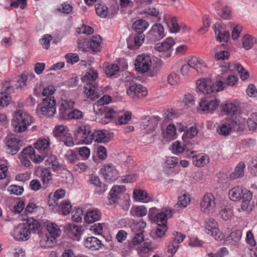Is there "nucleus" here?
Instances as JSON below:
<instances>
[{
	"instance_id": "nucleus-37",
	"label": "nucleus",
	"mask_w": 257,
	"mask_h": 257,
	"mask_svg": "<svg viewBox=\"0 0 257 257\" xmlns=\"http://www.w3.org/2000/svg\"><path fill=\"white\" fill-rule=\"evenodd\" d=\"M68 132V128L64 125H59L55 127L53 131L54 136L59 141Z\"/></svg>"
},
{
	"instance_id": "nucleus-22",
	"label": "nucleus",
	"mask_w": 257,
	"mask_h": 257,
	"mask_svg": "<svg viewBox=\"0 0 257 257\" xmlns=\"http://www.w3.org/2000/svg\"><path fill=\"white\" fill-rule=\"evenodd\" d=\"M150 34L154 38V40L159 41L165 37L164 29L160 24H157L153 26Z\"/></svg>"
},
{
	"instance_id": "nucleus-51",
	"label": "nucleus",
	"mask_w": 257,
	"mask_h": 257,
	"mask_svg": "<svg viewBox=\"0 0 257 257\" xmlns=\"http://www.w3.org/2000/svg\"><path fill=\"white\" fill-rule=\"evenodd\" d=\"M57 11L65 14H70L73 11V7L69 4L63 3L58 7Z\"/></svg>"
},
{
	"instance_id": "nucleus-46",
	"label": "nucleus",
	"mask_w": 257,
	"mask_h": 257,
	"mask_svg": "<svg viewBox=\"0 0 257 257\" xmlns=\"http://www.w3.org/2000/svg\"><path fill=\"white\" fill-rule=\"evenodd\" d=\"M131 212L133 216L143 217L147 214V209L145 206H138L134 207Z\"/></svg>"
},
{
	"instance_id": "nucleus-55",
	"label": "nucleus",
	"mask_w": 257,
	"mask_h": 257,
	"mask_svg": "<svg viewBox=\"0 0 257 257\" xmlns=\"http://www.w3.org/2000/svg\"><path fill=\"white\" fill-rule=\"evenodd\" d=\"M119 68L116 64H110L105 69V73L108 76H112L119 71Z\"/></svg>"
},
{
	"instance_id": "nucleus-21",
	"label": "nucleus",
	"mask_w": 257,
	"mask_h": 257,
	"mask_svg": "<svg viewBox=\"0 0 257 257\" xmlns=\"http://www.w3.org/2000/svg\"><path fill=\"white\" fill-rule=\"evenodd\" d=\"M172 216L171 210H165L158 213L154 219V221L158 225H166L167 220Z\"/></svg>"
},
{
	"instance_id": "nucleus-57",
	"label": "nucleus",
	"mask_w": 257,
	"mask_h": 257,
	"mask_svg": "<svg viewBox=\"0 0 257 257\" xmlns=\"http://www.w3.org/2000/svg\"><path fill=\"white\" fill-rule=\"evenodd\" d=\"M168 82L172 85H175L180 82L179 74L173 72L170 74L168 77Z\"/></svg>"
},
{
	"instance_id": "nucleus-9",
	"label": "nucleus",
	"mask_w": 257,
	"mask_h": 257,
	"mask_svg": "<svg viewBox=\"0 0 257 257\" xmlns=\"http://www.w3.org/2000/svg\"><path fill=\"white\" fill-rule=\"evenodd\" d=\"M215 206L214 197L211 194H205L200 202L201 211L207 214L213 212Z\"/></svg>"
},
{
	"instance_id": "nucleus-14",
	"label": "nucleus",
	"mask_w": 257,
	"mask_h": 257,
	"mask_svg": "<svg viewBox=\"0 0 257 257\" xmlns=\"http://www.w3.org/2000/svg\"><path fill=\"white\" fill-rule=\"evenodd\" d=\"M189 65L191 68L195 69L196 72L202 74L207 71L206 63L200 58L193 57L189 60Z\"/></svg>"
},
{
	"instance_id": "nucleus-30",
	"label": "nucleus",
	"mask_w": 257,
	"mask_h": 257,
	"mask_svg": "<svg viewBox=\"0 0 257 257\" xmlns=\"http://www.w3.org/2000/svg\"><path fill=\"white\" fill-rule=\"evenodd\" d=\"M89 45L93 52H98L100 50L101 38L99 36H93L90 40L85 42Z\"/></svg>"
},
{
	"instance_id": "nucleus-8",
	"label": "nucleus",
	"mask_w": 257,
	"mask_h": 257,
	"mask_svg": "<svg viewBox=\"0 0 257 257\" xmlns=\"http://www.w3.org/2000/svg\"><path fill=\"white\" fill-rule=\"evenodd\" d=\"M160 120V117L158 116H146L142 118L141 124V128L145 130L147 133L150 134L155 131L158 122Z\"/></svg>"
},
{
	"instance_id": "nucleus-6",
	"label": "nucleus",
	"mask_w": 257,
	"mask_h": 257,
	"mask_svg": "<svg viewBox=\"0 0 257 257\" xmlns=\"http://www.w3.org/2000/svg\"><path fill=\"white\" fill-rule=\"evenodd\" d=\"M40 111L42 114L51 116L55 113L56 100L54 97H46L43 99L42 106L40 107Z\"/></svg>"
},
{
	"instance_id": "nucleus-58",
	"label": "nucleus",
	"mask_w": 257,
	"mask_h": 257,
	"mask_svg": "<svg viewBox=\"0 0 257 257\" xmlns=\"http://www.w3.org/2000/svg\"><path fill=\"white\" fill-rule=\"evenodd\" d=\"M59 141L63 142L66 146L69 147H72L74 145L73 137L68 132Z\"/></svg>"
},
{
	"instance_id": "nucleus-20",
	"label": "nucleus",
	"mask_w": 257,
	"mask_h": 257,
	"mask_svg": "<svg viewBox=\"0 0 257 257\" xmlns=\"http://www.w3.org/2000/svg\"><path fill=\"white\" fill-rule=\"evenodd\" d=\"M17 221H25L26 226L29 227V230L31 232H35L39 230V224L36 220L29 219L27 215L20 214L17 216Z\"/></svg>"
},
{
	"instance_id": "nucleus-40",
	"label": "nucleus",
	"mask_w": 257,
	"mask_h": 257,
	"mask_svg": "<svg viewBox=\"0 0 257 257\" xmlns=\"http://www.w3.org/2000/svg\"><path fill=\"white\" fill-rule=\"evenodd\" d=\"M45 164L51 168L54 171L57 170L60 168L59 163L57 157L55 155H50L45 160Z\"/></svg>"
},
{
	"instance_id": "nucleus-47",
	"label": "nucleus",
	"mask_w": 257,
	"mask_h": 257,
	"mask_svg": "<svg viewBox=\"0 0 257 257\" xmlns=\"http://www.w3.org/2000/svg\"><path fill=\"white\" fill-rule=\"evenodd\" d=\"M198 134V131L195 126H191L189 129L187 130L186 132L182 136L183 140L186 142L187 139H192L196 136Z\"/></svg>"
},
{
	"instance_id": "nucleus-16",
	"label": "nucleus",
	"mask_w": 257,
	"mask_h": 257,
	"mask_svg": "<svg viewBox=\"0 0 257 257\" xmlns=\"http://www.w3.org/2000/svg\"><path fill=\"white\" fill-rule=\"evenodd\" d=\"M68 236L74 240L79 241L82 233V226L75 224H69L66 227Z\"/></svg>"
},
{
	"instance_id": "nucleus-42",
	"label": "nucleus",
	"mask_w": 257,
	"mask_h": 257,
	"mask_svg": "<svg viewBox=\"0 0 257 257\" xmlns=\"http://www.w3.org/2000/svg\"><path fill=\"white\" fill-rule=\"evenodd\" d=\"M131 112L129 111L121 114L117 112V116L116 117H118L117 120H116V124L119 125L126 124L131 119Z\"/></svg>"
},
{
	"instance_id": "nucleus-17",
	"label": "nucleus",
	"mask_w": 257,
	"mask_h": 257,
	"mask_svg": "<svg viewBox=\"0 0 257 257\" xmlns=\"http://www.w3.org/2000/svg\"><path fill=\"white\" fill-rule=\"evenodd\" d=\"M74 102L72 100H63L59 108V117L67 119V117L74 105Z\"/></svg>"
},
{
	"instance_id": "nucleus-59",
	"label": "nucleus",
	"mask_w": 257,
	"mask_h": 257,
	"mask_svg": "<svg viewBox=\"0 0 257 257\" xmlns=\"http://www.w3.org/2000/svg\"><path fill=\"white\" fill-rule=\"evenodd\" d=\"M83 116V113L82 111L74 109L71 110L67 117V119H78L82 118Z\"/></svg>"
},
{
	"instance_id": "nucleus-26",
	"label": "nucleus",
	"mask_w": 257,
	"mask_h": 257,
	"mask_svg": "<svg viewBox=\"0 0 257 257\" xmlns=\"http://www.w3.org/2000/svg\"><path fill=\"white\" fill-rule=\"evenodd\" d=\"M84 244L86 247L91 250H97L101 247V242L96 237L91 236L85 240Z\"/></svg>"
},
{
	"instance_id": "nucleus-63",
	"label": "nucleus",
	"mask_w": 257,
	"mask_h": 257,
	"mask_svg": "<svg viewBox=\"0 0 257 257\" xmlns=\"http://www.w3.org/2000/svg\"><path fill=\"white\" fill-rule=\"evenodd\" d=\"M52 39V37L50 35H45L40 40L41 44L44 48L48 49L50 46V42Z\"/></svg>"
},
{
	"instance_id": "nucleus-60",
	"label": "nucleus",
	"mask_w": 257,
	"mask_h": 257,
	"mask_svg": "<svg viewBox=\"0 0 257 257\" xmlns=\"http://www.w3.org/2000/svg\"><path fill=\"white\" fill-rule=\"evenodd\" d=\"M61 208L63 214L66 215L70 213L71 210L72 206L69 201H64L61 203Z\"/></svg>"
},
{
	"instance_id": "nucleus-36",
	"label": "nucleus",
	"mask_w": 257,
	"mask_h": 257,
	"mask_svg": "<svg viewBox=\"0 0 257 257\" xmlns=\"http://www.w3.org/2000/svg\"><path fill=\"white\" fill-rule=\"evenodd\" d=\"M245 166V164L243 162H239L236 166L234 172L230 175V178L232 180H235L243 177L244 175V169Z\"/></svg>"
},
{
	"instance_id": "nucleus-12",
	"label": "nucleus",
	"mask_w": 257,
	"mask_h": 257,
	"mask_svg": "<svg viewBox=\"0 0 257 257\" xmlns=\"http://www.w3.org/2000/svg\"><path fill=\"white\" fill-rule=\"evenodd\" d=\"M219 103L220 101L217 99L208 101L202 99L199 102L198 109L206 113H212L218 108Z\"/></svg>"
},
{
	"instance_id": "nucleus-25",
	"label": "nucleus",
	"mask_w": 257,
	"mask_h": 257,
	"mask_svg": "<svg viewBox=\"0 0 257 257\" xmlns=\"http://www.w3.org/2000/svg\"><path fill=\"white\" fill-rule=\"evenodd\" d=\"M174 44V40L172 38H168L164 42L157 44L155 49L159 52H165L169 50Z\"/></svg>"
},
{
	"instance_id": "nucleus-31",
	"label": "nucleus",
	"mask_w": 257,
	"mask_h": 257,
	"mask_svg": "<svg viewBox=\"0 0 257 257\" xmlns=\"http://www.w3.org/2000/svg\"><path fill=\"white\" fill-rule=\"evenodd\" d=\"M233 122L234 121L232 120H229L222 122L217 129L218 133L225 136L228 135L231 131Z\"/></svg>"
},
{
	"instance_id": "nucleus-35",
	"label": "nucleus",
	"mask_w": 257,
	"mask_h": 257,
	"mask_svg": "<svg viewBox=\"0 0 257 257\" xmlns=\"http://www.w3.org/2000/svg\"><path fill=\"white\" fill-rule=\"evenodd\" d=\"M56 243V239L54 237L50 236L49 234L43 236L40 241L41 247L43 248H50L53 246Z\"/></svg>"
},
{
	"instance_id": "nucleus-32",
	"label": "nucleus",
	"mask_w": 257,
	"mask_h": 257,
	"mask_svg": "<svg viewBox=\"0 0 257 257\" xmlns=\"http://www.w3.org/2000/svg\"><path fill=\"white\" fill-rule=\"evenodd\" d=\"M134 197L137 201L144 203L152 201L153 200L148 195V193L143 190H136L134 191Z\"/></svg>"
},
{
	"instance_id": "nucleus-27",
	"label": "nucleus",
	"mask_w": 257,
	"mask_h": 257,
	"mask_svg": "<svg viewBox=\"0 0 257 257\" xmlns=\"http://www.w3.org/2000/svg\"><path fill=\"white\" fill-rule=\"evenodd\" d=\"M90 138L91 143L92 141L98 143H105L108 141L105 131L103 130H95L92 134H91Z\"/></svg>"
},
{
	"instance_id": "nucleus-29",
	"label": "nucleus",
	"mask_w": 257,
	"mask_h": 257,
	"mask_svg": "<svg viewBox=\"0 0 257 257\" xmlns=\"http://www.w3.org/2000/svg\"><path fill=\"white\" fill-rule=\"evenodd\" d=\"M243 191L244 190L241 187H234L229 191V198L233 201H239L242 198Z\"/></svg>"
},
{
	"instance_id": "nucleus-50",
	"label": "nucleus",
	"mask_w": 257,
	"mask_h": 257,
	"mask_svg": "<svg viewBox=\"0 0 257 257\" xmlns=\"http://www.w3.org/2000/svg\"><path fill=\"white\" fill-rule=\"evenodd\" d=\"M96 14L101 18H105L108 14V8L104 5L96 4L95 6Z\"/></svg>"
},
{
	"instance_id": "nucleus-7",
	"label": "nucleus",
	"mask_w": 257,
	"mask_h": 257,
	"mask_svg": "<svg viewBox=\"0 0 257 257\" xmlns=\"http://www.w3.org/2000/svg\"><path fill=\"white\" fill-rule=\"evenodd\" d=\"M206 232L213 236L216 240H222L224 235L220 232L217 227V223L215 219L210 218L208 219L205 225Z\"/></svg>"
},
{
	"instance_id": "nucleus-15",
	"label": "nucleus",
	"mask_w": 257,
	"mask_h": 257,
	"mask_svg": "<svg viewBox=\"0 0 257 257\" xmlns=\"http://www.w3.org/2000/svg\"><path fill=\"white\" fill-rule=\"evenodd\" d=\"M145 35L143 33L136 36H130L127 39V47L130 49H138L143 43Z\"/></svg>"
},
{
	"instance_id": "nucleus-13",
	"label": "nucleus",
	"mask_w": 257,
	"mask_h": 257,
	"mask_svg": "<svg viewBox=\"0 0 257 257\" xmlns=\"http://www.w3.org/2000/svg\"><path fill=\"white\" fill-rule=\"evenodd\" d=\"M195 151H191L188 153V156L192 159L193 164L197 167L204 166L209 162V157L204 154H199L194 155Z\"/></svg>"
},
{
	"instance_id": "nucleus-4",
	"label": "nucleus",
	"mask_w": 257,
	"mask_h": 257,
	"mask_svg": "<svg viewBox=\"0 0 257 257\" xmlns=\"http://www.w3.org/2000/svg\"><path fill=\"white\" fill-rule=\"evenodd\" d=\"M74 134L82 143L87 145L91 143V130L88 125L82 123L78 124L74 131Z\"/></svg>"
},
{
	"instance_id": "nucleus-44",
	"label": "nucleus",
	"mask_w": 257,
	"mask_h": 257,
	"mask_svg": "<svg viewBox=\"0 0 257 257\" xmlns=\"http://www.w3.org/2000/svg\"><path fill=\"white\" fill-rule=\"evenodd\" d=\"M190 198L189 195L184 194L179 197L178 201L176 204V206L178 208H184L186 207L190 203Z\"/></svg>"
},
{
	"instance_id": "nucleus-24",
	"label": "nucleus",
	"mask_w": 257,
	"mask_h": 257,
	"mask_svg": "<svg viewBox=\"0 0 257 257\" xmlns=\"http://www.w3.org/2000/svg\"><path fill=\"white\" fill-rule=\"evenodd\" d=\"M101 172L104 178L110 180L116 175V171L115 167L111 164L104 165L101 169Z\"/></svg>"
},
{
	"instance_id": "nucleus-5",
	"label": "nucleus",
	"mask_w": 257,
	"mask_h": 257,
	"mask_svg": "<svg viewBox=\"0 0 257 257\" xmlns=\"http://www.w3.org/2000/svg\"><path fill=\"white\" fill-rule=\"evenodd\" d=\"M33 122L32 117L27 112L23 110H17V133L26 131Z\"/></svg>"
},
{
	"instance_id": "nucleus-28",
	"label": "nucleus",
	"mask_w": 257,
	"mask_h": 257,
	"mask_svg": "<svg viewBox=\"0 0 257 257\" xmlns=\"http://www.w3.org/2000/svg\"><path fill=\"white\" fill-rule=\"evenodd\" d=\"M37 176H40L41 177V180L43 184H48L50 181L52 179L51 173L48 169H43L38 168L36 171Z\"/></svg>"
},
{
	"instance_id": "nucleus-53",
	"label": "nucleus",
	"mask_w": 257,
	"mask_h": 257,
	"mask_svg": "<svg viewBox=\"0 0 257 257\" xmlns=\"http://www.w3.org/2000/svg\"><path fill=\"white\" fill-rule=\"evenodd\" d=\"M247 124L250 130H254L257 126V112L252 113L248 119Z\"/></svg>"
},
{
	"instance_id": "nucleus-56",
	"label": "nucleus",
	"mask_w": 257,
	"mask_h": 257,
	"mask_svg": "<svg viewBox=\"0 0 257 257\" xmlns=\"http://www.w3.org/2000/svg\"><path fill=\"white\" fill-rule=\"evenodd\" d=\"M242 231L239 229L235 230L231 232L227 237L228 240H231L234 242H238L241 238Z\"/></svg>"
},
{
	"instance_id": "nucleus-61",
	"label": "nucleus",
	"mask_w": 257,
	"mask_h": 257,
	"mask_svg": "<svg viewBox=\"0 0 257 257\" xmlns=\"http://www.w3.org/2000/svg\"><path fill=\"white\" fill-rule=\"evenodd\" d=\"M153 249L152 245L149 242H145L143 246L139 247V252L141 255V253L148 254Z\"/></svg>"
},
{
	"instance_id": "nucleus-34",
	"label": "nucleus",
	"mask_w": 257,
	"mask_h": 257,
	"mask_svg": "<svg viewBox=\"0 0 257 257\" xmlns=\"http://www.w3.org/2000/svg\"><path fill=\"white\" fill-rule=\"evenodd\" d=\"M49 146L50 142L46 139H40L35 144V148L40 153L47 152L49 148Z\"/></svg>"
},
{
	"instance_id": "nucleus-38",
	"label": "nucleus",
	"mask_w": 257,
	"mask_h": 257,
	"mask_svg": "<svg viewBox=\"0 0 257 257\" xmlns=\"http://www.w3.org/2000/svg\"><path fill=\"white\" fill-rule=\"evenodd\" d=\"M47 229L49 232V235L51 237H54L55 239L61 234V231L59 227L55 223H48L47 225Z\"/></svg>"
},
{
	"instance_id": "nucleus-64",
	"label": "nucleus",
	"mask_w": 257,
	"mask_h": 257,
	"mask_svg": "<svg viewBox=\"0 0 257 257\" xmlns=\"http://www.w3.org/2000/svg\"><path fill=\"white\" fill-rule=\"evenodd\" d=\"M166 133L168 137L172 139L176 138V128L174 124H170L167 126Z\"/></svg>"
},
{
	"instance_id": "nucleus-43",
	"label": "nucleus",
	"mask_w": 257,
	"mask_h": 257,
	"mask_svg": "<svg viewBox=\"0 0 257 257\" xmlns=\"http://www.w3.org/2000/svg\"><path fill=\"white\" fill-rule=\"evenodd\" d=\"M223 111L227 115L235 114L238 110V106L233 103H228L223 106Z\"/></svg>"
},
{
	"instance_id": "nucleus-33",
	"label": "nucleus",
	"mask_w": 257,
	"mask_h": 257,
	"mask_svg": "<svg viewBox=\"0 0 257 257\" xmlns=\"http://www.w3.org/2000/svg\"><path fill=\"white\" fill-rule=\"evenodd\" d=\"M149 26L148 22L146 20L140 19L135 21L133 25L132 28L134 30L138 32V34L143 33Z\"/></svg>"
},
{
	"instance_id": "nucleus-3",
	"label": "nucleus",
	"mask_w": 257,
	"mask_h": 257,
	"mask_svg": "<svg viewBox=\"0 0 257 257\" xmlns=\"http://www.w3.org/2000/svg\"><path fill=\"white\" fill-rule=\"evenodd\" d=\"M93 110L96 114L102 115L104 117L101 119L103 124L108 123L110 120L116 118L117 116V111L112 108H109L102 104H99L98 102L93 105Z\"/></svg>"
},
{
	"instance_id": "nucleus-41",
	"label": "nucleus",
	"mask_w": 257,
	"mask_h": 257,
	"mask_svg": "<svg viewBox=\"0 0 257 257\" xmlns=\"http://www.w3.org/2000/svg\"><path fill=\"white\" fill-rule=\"evenodd\" d=\"M233 215V210L230 206H225L219 211V215L224 220H228Z\"/></svg>"
},
{
	"instance_id": "nucleus-10",
	"label": "nucleus",
	"mask_w": 257,
	"mask_h": 257,
	"mask_svg": "<svg viewBox=\"0 0 257 257\" xmlns=\"http://www.w3.org/2000/svg\"><path fill=\"white\" fill-rule=\"evenodd\" d=\"M126 93L128 95L133 98L143 97L148 94L146 88L137 83L130 84L127 89Z\"/></svg>"
},
{
	"instance_id": "nucleus-49",
	"label": "nucleus",
	"mask_w": 257,
	"mask_h": 257,
	"mask_svg": "<svg viewBox=\"0 0 257 257\" xmlns=\"http://www.w3.org/2000/svg\"><path fill=\"white\" fill-rule=\"evenodd\" d=\"M28 75L26 73L21 74L17 80V89L23 90L27 84Z\"/></svg>"
},
{
	"instance_id": "nucleus-1",
	"label": "nucleus",
	"mask_w": 257,
	"mask_h": 257,
	"mask_svg": "<svg viewBox=\"0 0 257 257\" xmlns=\"http://www.w3.org/2000/svg\"><path fill=\"white\" fill-rule=\"evenodd\" d=\"M98 77V74L94 69H90L87 71L82 78V80L85 83L84 87V92L88 97L92 100L98 98V94L97 91L98 85L95 80Z\"/></svg>"
},
{
	"instance_id": "nucleus-52",
	"label": "nucleus",
	"mask_w": 257,
	"mask_h": 257,
	"mask_svg": "<svg viewBox=\"0 0 257 257\" xmlns=\"http://www.w3.org/2000/svg\"><path fill=\"white\" fill-rule=\"evenodd\" d=\"M186 149V145H182L178 141L174 142L172 145L173 152L175 154H179L183 153Z\"/></svg>"
},
{
	"instance_id": "nucleus-23",
	"label": "nucleus",
	"mask_w": 257,
	"mask_h": 257,
	"mask_svg": "<svg viewBox=\"0 0 257 257\" xmlns=\"http://www.w3.org/2000/svg\"><path fill=\"white\" fill-rule=\"evenodd\" d=\"M17 229L19 230L18 235L19 237H17V240H27L29 239L31 233L25 221H23V223H19L17 226Z\"/></svg>"
},
{
	"instance_id": "nucleus-18",
	"label": "nucleus",
	"mask_w": 257,
	"mask_h": 257,
	"mask_svg": "<svg viewBox=\"0 0 257 257\" xmlns=\"http://www.w3.org/2000/svg\"><path fill=\"white\" fill-rule=\"evenodd\" d=\"M102 213L97 208L88 209L84 217V221L88 223H92L99 220L101 218Z\"/></svg>"
},
{
	"instance_id": "nucleus-48",
	"label": "nucleus",
	"mask_w": 257,
	"mask_h": 257,
	"mask_svg": "<svg viewBox=\"0 0 257 257\" xmlns=\"http://www.w3.org/2000/svg\"><path fill=\"white\" fill-rule=\"evenodd\" d=\"M146 226V223L144 221L134 223L132 225V230L134 233H141L144 232V229Z\"/></svg>"
},
{
	"instance_id": "nucleus-54",
	"label": "nucleus",
	"mask_w": 257,
	"mask_h": 257,
	"mask_svg": "<svg viewBox=\"0 0 257 257\" xmlns=\"http://www.w3.org/2000/svg\"><path fill=\"white\" fill-rule=\"evenodd\" d=\"M166 24L171 28L170 31L171 32L176 33L179 31L180 27L178 25L175 17H172L169 23L167 22Z\"/></svg>"
},
{
	"instance_id": "nucleus-19",
	"label": "nucleus",
	"mask_w": 257,
	"mask_h": 257,
	"mask_svg": "<svg viewBox=\"0 0 257 257\" xmlns=\"http://www.w3.org/2000/svg\"><path fill=\"white\" fill-rule=\"evenodd\" d=\"M216 35V39L219 42H226L229 37V33L227 31L223 30L220 23H217L213 26Z\"/></svg>"
},
{
	"instance_id": "nucleus-2",
	"label": "nucleus",
	"mask_w": 257,
	"mask_h": 257,
	"mask_svg": "<svg viewBox=\"0 0 257 257\" xmlns=\"http://www.w3.org/2000/svg\"><path fill=\"white\" fill-rule=\"evenodd\" d=\"M224 85L221 80H217L212 83L210 79H201L196 82L198 90L204 94H207L213 92H218L223 90Z\"/></svg>"
},
{
	"instance_id": "nucleus-39",
	"label": "nucleus",
	"mask_w": 257,
	"mask_h": 257,
	"mask_svg": "<svg viewBox=\"0 0 257 257\" xmlns=\"http://www.w3.org/2000/svg\"><path fill=\"white\" fill-rule=\"evenodd\" d=\"M242 41L243 47L246 50H249L256 43V39L250 35H246L243 37Z\"/></svg>"
},
{
	"instance_id": "nucleus-45",
	"label": "nucleus",
	"mask_w": 257,
	"mask_h": 257,
	"mask_svg": "<svg viewBox=\"0 0 257 257\" xmlns=\"http://www.w3.org/2000/svg\"><path fill=\"white\" fill-rule=\"evenodd\" d=\"M7 139L6 146L10 150L9 153L12 155H15L16 154V138L7 137Z\"/></svg>"
},
{
	"instance_id": "nucleus-62",
	"label": "nucleus",
	"mask_w": 257,
	"mask_h": 257,
	"mask_svg": "<svg viewBox=\"0 0 257 257\" xmlns=\"http://www.w3.org/2000/svg\"><path fill=\"white\" fill-rule=\"evenodd\" d=\"M77 32L79 34L90 35L93 33V29L90 26L83 25L81 27L77 29Z\"/></svg>"
},
{
	"instance_id": "nucleus-11",
	"label": "nucleus",
	"mask_w": 257,
	"mask_h": 257,
	"mask_svg": "<svg viewBox=\"0 0 257 257\" xmlns=\"http://www.w3.org/2000/svg\"><path fill=\"white\" fill-rule=\"evenodd\" d=\"M152 61L149 56L144 54L138 56L135 66L136 69L141 73L147 72L151 65Z\"/></svg>"
}]
</instances>
